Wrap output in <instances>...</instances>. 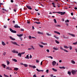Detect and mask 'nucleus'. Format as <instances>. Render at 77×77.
<instances>
[{
    "mask_svg": "<svg viewBox=\"0 0 77 77\" xmlns=\"http://www.w3.org/2000/svg\"><path fill=\"white\" fill-rule=\"evenodd\" d=\"M73 75H75L76 74V71L74 70H72L71 71Z\"/></svg>",
    "mask_w": 77,
    "mask_h": 77,
    "instance_id": "nucleus-1",
    "label": "nucleus"
},
{
    "mask_svg": "<svg viewBox=\"0 0 77 77\" xmlns=\"http://www.w3.org/2000/svg\"><path fill=\"white\" fill-rule=\"evenodd\" d=\"M10 30L11 32H12V33H17V31H16L14 30L11 28H10Z\"/></svg>",
    "mask_w": 77,
    "mask_h": 77,
    "instance_id": "nucleus-2",
    "label": "nucleus"
},
{
    "mask_svg": "<svg viewBox=\"0 0 77 77\" xmlns=\"http://www.w3.org/2000/svg\"><path fill=\"white\" fill-rule=\"evenodd\" d=\"M26 7L28 9H29L30 10H32V8H31L30 6H29L28 5H26Z\"/></svg>",
    "mask_w": 77,
    "mask_h": 77,
    "instance_id": "nucleus-3",
    "label": "nucleus"
},
{
    "mask_svg": "<svg viewBox=\"0 0 77 77\" xmlns=\"http://www.w3.org/2000/svg\"><path fill=\"white\" fill-rule=\"evenodd\" d=\"M11 43L13 44H14V45H19L17 44V43L16 42H11Z\"/></svg>",
    "mask_w": 77,
    "mask_h": 77,
    "instance_id": "nucleus-4",
    "label": "nucleus"
},
{
    "mask_svg": "<svg viewBox=\"0 0 77 77\" xmlns=\"http://www.w3.org/2000/svg\"><path fill=\"white\" fill-rule=\"evenodd\" d=\"M17 9H18L17 7H14L13 10L15 12H16V11H17Z\"/></svg>",
    "mask_w": 77,
    "mask_h": 77,
    "instance_id": "nucleus-5",
    "label": "nucleus"
},
{
    "mask_svg": "<svg viewBox=\"0 0 77 77\" xmlns=\"http://www.w3.org/2000/svg\"><path fill=\"white\" fill-rule=\"evenodd\" d=\"M56 62L55 61H54L52 62V65L53 66H54L55 65H56Z\"/></svg>",
    "mask_w": 77,
    "mask_h": 77,
    "instance_id": "nucleus-6",
    "label": "nucleus"
},
{
    "mask_svg": "<svg viewBox=\"0 0 77 77\" xmlns=\"http://www.w3.org/2000/svg\"><path fill=\"white\" fill-rule=\"evenodd\" d=\"M12 53H17V54H18V52L16 51L15 50L12 51Z\"/></svg>",
    "mask_w": 77,
    "mask_h": 77,
    "instance_id": "nucleus-7",
    "label": "nucleus"
},
{
    "mask_svg": "<svg viewBox=\"0 0 77 77\" xmlns=\"http://www.w3.org/2000/svg\"><path fill=\"white\" fill-rule=\"evenodd\" d=\"M9 38L10 39H11V40H12L13 41H15V39L12 38L11 36Z\"/></svg>",
    "mask_w": 77,
    "mask_h": 77,
    "instance_id": "nucleus-8",
    "label": "nucleus"
},
{
    "mask_svg": "<svg viewBox=\"0 0 77 77\" xmlns=\"http://www.w3.org/2000/svg\"><path fill=\"white\" fill-rule=\"evenodd\" d=\"M14 27H15V28H20V26H18L17 25H15L14 26Z\"/></svg>",
    "mask_w": 77,
    "mask_h": 77,
    "instance_id": "nucleus-9",
    "label": "nucleus"
},
{
    "mask_svg": "<svg viewBox=\"0 0 77 77\" xmlns=\"http://www.w3.org/2000/svg\"><path fill=\"white\" fill-rule=\"evenodd\" d=\"M17 36H19V37H21V36H22L23 35V34H17Z\"/></svg>",
    "mask_w": 77,
    "mask_h": 77,
    "instance_id": "nucleus-10",
    "label": "nucleus"
},
{
    "mask_svg": "<svg viewBox=\"0 0 77 77\" xmlns=\"http://www.w3.org/2000/svg\"><path fill=\"white\" fill-rule=\"evenodd\" d=\"M6 69L7 70H11L12 69L9 67H8L6 68Z\"/></svg>",
    "mask_w": 77,
    "mask_h": 77,
    "instance_id": "nucleus-11",
    "label": "nucleus"
},
{
    "mask_svg": "<svg viewBox=\"0 0 77 77\" xmlns=\"http://www.w3.org/2000/svg\"><path fill=\"white\" fill-rule=\"evenodd\" d=\"M53 49L54 50H59V49L57 48H55L54 47L53 48Z\"/></svg>",
    "mask_w": 77,
    "mask_h": 77,
    "instance_id": "nucleus-12",
    "label": "nucleus"
},
{
    "mask_svg": "<svg viewBox=\"0 0 77 77\" xmlns=\"http://www.w3.org/2000/svg\"><path fill=\"white\" fill-rule=\"evenodd\" d=\"M65 12H61V13L60 15H64L65 14Z\"/></svg>",
    "mask_w": 77,
    "mask_h": 77,
    "instance_id": "nucleus-13",
    "label": "nucleus"
},
{
    "mask_svg": "<svg viewBox=\"0 0 77 77\" xmlns=\"http://www.w3.org/2000/svg\"><path fill=\"white\" fill-rule=\"evenodd\" d=\"M34 23H36V24H41V22H35Z\"/></svg>",
    "mask_w": 77,
    "mask_h": 77,
    "instance_id": "nucleus-14",
    "label": "nucleus"
},
{
    "mask_svg": "<svg viewBox=\"0 0 77 77\" xmlns=\"http://www.w3.org/2000/svg\"><path fill=\"white\" fill-rule=\"evenodd\" d=\"M21 54L20 53H19L18 54V56H19L20 57H21Z\"/></svg>",
    "mask_w": 77,
    "mask_h": 77,
    "instance_id": "nucleus-15",
    "label": "nucleus"
},
{
    "mask_svg": "<svg viewBox=\"0 0 77 77\" xmlns=\"http://www.w3.org/2000/svg\"><path fill=\"white\" fill-rule=\"evenodd\" d=\"M54 33H57V34H58V35H60V32L56 31H54Z\"/></svg>",
    "mask_w": 77,
    "mask_h": 77,
    "instance_id": "nucleus-16",
    "label": "nucleus"
},
{
    "mask_svg": "<svg viewBox=\"0 0 77 77\" xmlns=\"http://www.w3.org/2000/svg\"><path fill=\"white\" fill-rule=\"evenodd\" d=\"M67 74H69V75H70L71 74V72L70 71H68Z\"/></svg>",
    "mask_w": 77,
    "mask_h": 77,
    "instance_id": "nucleus-17",
    "label": "nucleus"
},
{
    "mask_svg": "<svg viewBox=\"0 0 77 77\" xmlns=\"http://www.w3.org/2000/svg\"><path fill=\"white\" fill-rule=\"evenodd\" d=\"M25 58L26 59H29V57L28 55H26V57H25Z\"/></svg>",
    "mask_w": 77,
    "mask_h": 77,
    "instance_id": "nucleus-18",
    "label": "nucleus"
},
{
    "mask_svg": "<svg viewBox=\"0 0 77 77\" xmlns=\"http://www.w3.org/2000/svg\"><path fill=\"white\" fill-rule=\"evenodd\" d=\"M59 68L60 69H65V67H60Z\"/></svg>",
    "mask_w": 77,
    "mask_h": 77,
    "instance_id": "nucleus-19",
    "label": "nucleus"
},
{
    "mask_svg": "<svg viewBox=\"0 0 77 77\" xmlns=\"http://www.w3.org/2000/svg\"><path fill=\"white\" fill-rule=\"evenodd\" d=\"M2 45H4V46H5L6 45V44H5V42H2Z\"/></svg>",
    "mask_w": 77,
    "mask_h": 77,
    "instance_id": "nucleus-20",
    "label": "nucleus"
},
{
    "mask_svg": "<svg viewBox=\"0 0 77 77\" xmlns=\"http://www.w3.org/2000/svg\"><path fill=\"white\" fill-rule=\"evenodd\" d=\"M14 70L15 71H18V68H15L14 69Z\"/></svg>",
    "mask_w": 77,
    "mask_h": 77,
    "instance_id": "nucleus-21",
    "label": "nucleus"
},
{
    "mask_svg": "<svg viewBox=\"0 0 77 77\" xmlns=\"http://www.w3.org/2000/svg\"><path fill=\"white\" fill-rule=\"evenodd\" d=\"M64 47L65 48H66L67 49H68L69 48V47H68L66 46H64Z\"/></svg>",
    "mask_w": 77,
    "mask_h": 77,
    "instance_id": "nucleus-22",
    "label": "nucleus"
},
{
    "mask_svg": "<svg viewBox=\"0 0 77 77\" xmlns=\"http://www.w3.org/2000/svg\"><path fill=\"white\" fill-rule=\"evenodd\" d=\"M37 33H38V34H41V35H43V32L42 33L39 32H38Z\"/></svg>",
    "mask_w": 77,
    "mask_h": 77,
    "instance_id": "nucleus-23",
    "label": "nucleus"
},
{
    "mask_svg": "<svg viewBox=\"0 0 77 77\" xmlns=\"http://www.w3.org/2000/svg\"><path fill=\"white\" fill-rule=\"evenodd\" d=\"M5 68L6 67V65L4 64H2V65Z\"/></svg>",
    "mask_w": 77,
    "mask_h": 77,
    "instance_id": "nucleus-24",
    "label": "nucleus"
},
{
    "mask_svg": "<svg viewBox=\"0 0 77 77\" xmlns=\"http://www.w3.org/2000/svg\"><path fill=\"white\" fill-rule=\"evenodd\" d=\"M52 70L54 71H55V72H56V71H57V69H55L54 68H52Z\"/></svg>",
    "mask_w": 77,
    "mask_h": 77,
    "instance_id": "nucleus-25",
    "label": "nucleus"
},
{
    "mask_svg": "<svg viewBox=\"0 0 77 77\" xmlns=\"http://www.w3.org/2000/svg\"><path fill=\"white\" fill-rule=\"evenodd\" d=\"M12 60H13V61H14V62H17V60L15 59H13Z\"/></svg>",
    "mask_w": 77,
    "mask_h": 77,
    "instance_id": "nucleus-26",
    "label": "nucleus"
},
{
    "mask_svg": "<svg viewBox=\"0 0 77 77\" xmlns=\"http://www.w3.org/2000/svg\"><path fill=\"white\" fill-rule=\"evenodd\" d=\"M7 63L8 65H9V64H10V63L8 61H7Z\"/></svg>",
    "mask_w": 77,
    "mask_h": 77,
    "instance_id": "nucleus-27",
    "label": "nucleus"
},
{
    "mask_svg": "<svg viewBox=\"0 0 77 77\" xmlns=\"http://www.w3.org/2000/svg\"><path fill=\"white\" fill-rule=\"evenodd\" d=\"M55 27H60V26L59 25H56L55 26Z\"/></svg>",
    "mask_w": 77,
    "mask_h": 77,
    "instance_id": "nucleus-28",
    "label": "nucleus"
},
{
    "mask_svg": "<svg viewBox=\"0 0 77 77\" xmlns=\"http://www.w3.org/2000/svg\"><path fill=\"white\" fill-rule=\"evenodd\" d=\"M36 70L37 71H38V72H41V70H39V69H36Z\"/></svg>",
    "mask_w": 77,
    "mask_h": 77,
    "instance_id": "nucleus-29",
    "label": "nucleus"
},
{
    "mask_svg": "<svg viewBox=\"0 0 77 77\" xmlns=\"http://www.w3.org/2000/svg\"><path fill=\"white\" fill-rule=\"evenodd\" d=\"M54 23H57V21H56V19H54Z\"/></svg>",
    "mask_w": 77,
    "mask_h": 77,
    "instance_id": "nucleus-30",
    "label": "nucleus"
},
{
    "mask_svg": "<svg viewBox=\"0 0 77 77\" xmlns=\"http://www.w3.org/2000/svg\"><path fill=\"white\" fill-rule=\"evenodd\" d=\"M24 66H25V67H27L28 66V65H27V64H24Z\"/></svg>",
    "mask_w": 77,
    "mask_h": 77,
    "instance_id": "nucleus-31",
    "label": "nucleus"
},
{
    "mask_svg": "<svg viewBox=\"0 0 77 77\" xmlns=\"http://www.w3.org/2000/svg\"><path fill=\"white\" fill-rule=\"evenodd\" d=\"M39 46L41 48H43L44 47V46L43 45H39Z\"/></svg>",
    "mask_w": 77,
    "mask_h": 77,
    "instance_id": "nucleus-32",
    "label": "nucleus"
},
{
    "mask_svg": "<svg viewBox=\"0 0 77 77\" xmlns=\"http://www.w3.org/2000/svg\"><path fill=\"white\" fill-rule=\"evenodd\" d=\"M72 63H73V64H75V62L73 60H72Z\"/></svg>",
    "mask_w": 77,
    "mask_h": 77,
    "instance_id": "nucleus-33",
    "label": "nucleus"
},
{
    "mask_svg": "<svg viewBox=\"0 0 77 77\" xmlns=\"http://www.w3.org/2000/svg\"><path fill=\"white\" fill-rule=\"evenodd\" d=\"M65 23H67V22L68 23H69V20H67L66 21H65Z\"/></svg>",
    "mask_w": 77,
    "mask_h": 77,
    "instance_id": "nucleus-34",
    "label": "nucleus"
},
{
    "mask_svg": "<svg viewBox=\"0 0 77 77\" xmlns=\"http://www.w3.org/2000/svg\"><path fill=\"white\" fill-rule=\"evenodd\" d=\"M73 45H76V44H77V42H75L73 43Z\"/></svg>",
    "mask_w": 77,
    "mask_h": 77,
    "instance_id": "nucleus-35",
    "label": "nucleus"
},
{
    "mask_svg": "<svg viewBox=\"0 0 77 77\" xmlns=\"http://www.w3.org/2000/svg\"><path fill=\"white\" fill-rule=\"evenodd\" d=\"M55 41L56 43H57V44H59V42L55 40Z\"/></svg>",
    "mask_w": 77,
    "mask_h": 77,
    "instance_id": "nucleus-36",
    "label": "nucleus"
},
{
    "mask_svg": "<svg viewBox=\"0 0 77 77\" xmlns=\"http://www.w3.org/2000/svg\"><path fill=\"white\" fill-rule=\"evenodd\" d=\"M31 66L33 68H36V67L35 66Z\"/></svg>",
    "mask_w": 77,
    "mask_h": 77,
    "instance_id": "nucleus-37",
    "label": "nucleus"
},
{
    "mask_svg": "<svg viewBox=\"0 0 77 77\" xmlns=\"http://www.w3.org/2000/svg\"><path fill=\"white\" fill-rule=\"evenodd\" d=\"M63 50L65 51V52H66V53H68V51L66 50H65V49H63Z\"/></svg>",
    "mask_w": 77,
    "mask_h": 77,
    "instance_id": "nucleus-38",
    "label": "nucleus"
},
{
    "mask_svg": "<svg viewBox=\"0 0 77 77\" xmlns=\"http://www.w3.org/2000/svg\"><path fill=\"white\" fill-rule=\"evenodd\" d=\"M46 35L48 36H51V34H49L48 33H47Z\"/></svg>",
    "mask_w": 77,
    "mask_h": 77,
    "instance_id": "nucleus-39",
    "label": "nucleus"
},
{
    "mask_svg": "<svg viewBox=\"0 0 77 77\" xmlns=\"http://www.w3.org/2000/svg\"><path fill=\"white\" fill-rule=\"evenodd\" d=\"M71 36L72 37H75V35L74 34H72Z\"/></svg>",
    "mask_w": 77,
    "mask_h": 77,
    "instance_id": "nucleus-40",
    "label": "nucleus"
},
{
    "mask_svg": "<svg viewBox=\"0 0 77 77\" xmlns=\"http://www.w3.org/2000/svg\"><path fill=\"white\" fill-rule=\"evenodd\" d=\"M32 38V36H29V39H31Z\"/></svg>",
    "mask_w": 77,
    "mask_h": 77,
    "instance_id": "nucleus-41",
    "label": "nucleus"
},
{
    "mask_svg": "<svg viewBox=\"0 0 77 77\" xmlns=\"http://www.w3.org/2000/svg\"><path fill=\"white\" fill-rule=\"evenodd\" d=\"M61 12H57L56 13L57 14H61Z\"/></svg>",
    "mask_w": 77,
    "mask_h": 77,
    "instance_id": "nucleus-42",
    "label": "nucleus"
},
{
    "mask_svg": "<svg viewBox=\"0 0 77 77\" xmlns=\"http://www.w3.org/2000/svg\"><path fill=\"white\" fill-rule=\"evenodd\" d=\"M48 71H49L48 70H47L46 71V73H48Z\"/></svg>",
    "mask_w": 77,
    "mask_h": 77,
    "instance_id": "nucleus-43",
    "label": "nucleus"
},
{
    "mask_svg": "<svg viewBox=\"0 0 77 77\" xmlns=\"http://www.w3.org/2000/svg\"><path fill=\"white\" fill-rule=\"evenodd\" d=\"M48 57H50V58H51V59H53V57L51 56Z\"/></svg>",
    "mask_w": 77,
    "mask_h": 77,
    "instance_id": "nucleus-44",
    "label": "nucleus"
},
{
    "mask_svg": "<svg viewBox=\"0 0 77 77\" xmlns=\"http://www.w3.org/2000/svg\"><path fill=\"white\" fill-rule=\"evenodd\" d=\"M46 51H47V52H48V53H49V52H50V51L48 49H47L46 50Z\"/></svg>",
    "mask_w": 77,
    "mask_h": 77,
    "instance_id": "nucleus-45",
    "label": "nucleus"
},
{
    "mask_svg": "<svg viewBox=\"0 0 77 77\" xmlns=\"http://www.w3.org/2000/svg\"><path fill=\"white\" fill-rule=\"evenodd\" d=\"M69 48L70 50H72V47L69 46Z\"/></svg>",
    "mask_w": 77,
    "mask_h": 77,
    "instance_id": "nucleus-46",
    "label": "nucleus"
},
{
    "mask_svg": "<svg viewBox=\"0 0 77 77\" xmlns=\"http://www.w3.org/2000/svg\"><path fill=\"white\" fill-rule=\"evenodd\" d=\"M3 55L5 56L6 55V52H4L3 54Z\"/></svg>",
    "mask_w": 77,
    "mask_h": 77,
    "instance_id": "nucleus-47",
    "label": "nucleus"
},
{
    "mask_svg": "<svg viewBox=\"0 0 77 77\" xmlns=\"http://www.w3.org/2000/svg\"><path fill=\"white\" fill-rule=\"evenodd\" d=\"M21 54H25V52L21 53Z\"/></svg>",
    "mask_w": 77,
    "mask_h": 77,
    "instance_id": "nucleus-48",
    "label": "nucleus"
},
{
    "mask_svg": "<svg viewBox=\"0 0 77 77\" xmlns=\"http://www.w3.org/2000/svg\"><path fill=\"white\" fill-rule=\"evenodd\" d=\"M72 19L73 20L74 19L75 20H76V18H75L74 17L73 18H72Z\"/></svg>",
    "mask_w": 77,
    "mask_h": 77,
    "instance_id": "nucleus-49",
    "label": "nucleus"
},
{
    "mask_svg": "<svg viewBox=\"0 0 77 77\" xmlns=\"http://www.w3.org/2000/svg\"><path fill=\"white\" fill-rule=\"evenodd\" d=\"M24 29H21L20 31H24Z\"/></svg>",
    "mask_w": 77,
    "mask_h": 77,
    "instance_id": "nucleus-50",
    "label": "nucleus"
},
{
    "mask_svg": "<svg viewBox=\"0 0 77 77\" xmlns=\"http://www.w3.org/2000/svg\"><path fill=\"white\" fill-rule=\"evenodd\" d=\"M31 48H32V50H34V48H33V46L31 47Z\"/></svg>",
    "mask_w": 77,
    "mask_h": 77,
    "instance_id": "nucleus-51",
    "label": "nucleus"
},
{
    "mask_svg": "<svg viewBox=\"0 0 77 77\" xmlns=\"http://www.w3.org/2000/svg\"><path fill=\"white\" fill-rule=\"evenodd\" d=\"M32 55H30L29 57V58L30 59H31V58H32Z\"/></svg>",
    "mask_w": 77,
    "mask_h": 77,
    "instance_id": "nucleus-52",
    "label": "nucleus"
},
{
    "mask_svg": "<svg viewBox=\"0 0 77 77\" xmlns=\"http://www.w3.org/2000/svg\"><path fill=\"white\" fill-rule=\"evenodd\" d=\"M32 48H29L28 49V50H32Z\"/></svg>",
    "mask_w": 77,
    "mask_h": 77,
    "instance_id": "nucleus-53",
    "label": "nucleus"
},
{
    "mask_svg": "<svg viewBox=\"0 0 77 77\" xmlns=\"http://www.w3.org/2000/svg\"><path fill=\"white\" fill-rule=\"evenodd\" d=\"M33 77H36V74L34 75Z\"/></svg>",
    "mask_w": 77,
    "mask_h": 77,
    "instance_id": "nucleus-54",
    "label": "nucleus"
},
{
    "mask_svg": "<svg viewBox=\"0 0 77 77\" xmlns=\"http://www.w3.org/2000/svg\"><path fill=\"white\" fill-rule=\"evenodd\" d=\"M11 3H13L14 2V1L13 0H11Z\"/></svg>",
    "mask_w": 77,
    "mask_h": 77,
    "instance_id": "nucleus-55",
    "label": "nucleus"
},
{
    "mask_svg": "<svg viewBox=\"0 0 77 77\" xmlns=\"http://www.w3.org/2000/svg\"><path fill=\"white\" fill-rule=\"evenodd\" d=\"M32 30H34L35 29V28H34V26H32Z\"/></svg>",
    "mask_w": 77,
    "mask_h": 77,
    "instance_id": "nucleus-56",
    "label": "nucleus"
},
{
    "mask_svg": "<svg viewBox=\"0 0 77 77\" xmlns=\"http://www.w3.org/2000/svg\"><path fill=\"white\" fill-rule=\"evenodd\" d=\"M1 5H3V4L2 3H0V5L1 6Z\"/></svg>",
    "mask_w": 77,
    "mask_h": 77,
    "instance_id": "nucleus-57",
    "label": "nucleus"
},
{
    "mask_svg": "<svg viewBox=\"0 0 77 77\" xmlns=\"http://www.w3.org/2000/svg\"><path fill=\"white\" fill-rule=\"evenodd\" d=\"M37 15H40V13H37Z\"/></svg>",
    "mask_w": 77,
    "mask_h": 77,
    "instance_id": "nucleus-58",
    "label": "nucleus"
},
{
    "mask_svg": "<svg viewBox=\"0 0 77 77\" xmlns=\"http://www.w3.org/2000/svg\"><path fill=\"white\" fill-rule=\"evenodd\" d=\"M13 23H14V24H15V21L13 20Z\"/></svg>",
    "mask_w": 77,
    "mask_h": 77,
    "instance_id": "nucleus-59",
    "label": "nucleus"
},
{
    "mask_svg": "<svg viewBox=\"0 0 77 77\" xmlns=\"http://www.w3.org/2000/svg\"><path fill=\"white\" fill-rule=\"evenodd\" d=\"M52 5H55V4H54V2H52Z\"/></svg>",
    "mask_w": 77,
    "mask_h": 77,
    "instance_id": "nucleus-60",
    "label": "nucleus"
},
{
    "mask_svg": "<svg viewBox=\"0 0 77 77\" xmlns=\"http://www.w3.org/2000/svg\"><path fill=\"white\" fill-rule=\"evenodd\" d=\"M71 15H72V16H73V14L72 13H71Z\"/></svg>",
    "mask_w": 77,
    "mask_h": 77,
    "instance_id": "nucleus-61",
    "label": "nucleus"
},
{
    "mask_svg": "<svg viewBox=\"0 0 77 77\" xmlns=\"http://www.w3.org/2000/svg\"><path fill=\"white\" fill-rule=\"evenodd\" d=\"M74 9H75L76 10H77V7H75V8H74Z\"/></svg>",
    "mask_w": 77,
    "mask_h": 77,
    "instance_id": "nucleus-62",
    "label": "nucleus"
},
{
    "mask_svg": "<svg viewBox=\"0 0 77 77\" xmlns=\"http://www.w3.org/2000/svg\"><path fill=\"white\" fill-rule=\"evenodd\" d=\"M4 28H6V26H4Z\"/></svg>",
    "mask_w": 77,
    "mask_h": 77,
    "instance_id": "nucleus-63",
    "label": "nucleus"
},
{
    "mask_svg": "<svg viewBox=\"0 0 77 77\" xmlns=\"http://www.w3.org/2000/svg\"><path fill=\"white\" fill-rule=\"evenodd\" d=\"M36 62H37V63H38V62H39V61L38 60H36Z\"/></svg>",
    "mask_w": 77,
    "mask_h": 77,
    "instance_id": "nucleus-64",
    "label": "nucleus"
}]
</instances>
